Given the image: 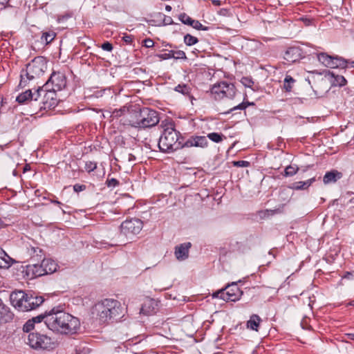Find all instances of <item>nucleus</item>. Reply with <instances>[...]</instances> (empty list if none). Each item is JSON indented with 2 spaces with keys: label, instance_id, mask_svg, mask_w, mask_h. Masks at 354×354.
<instances>
[{
  "label": "nucleus",
  "instance_id": "nucleus-55",
  "mask_svg": "<svg viewBox=\"0 0 354 354\" xmlns=\"http://www.w3.org/2000/svg\"><path fill=\"white\" fill-rule=\"evenodd\" d=\"M212 3L213 5L219 6L221 5V1L220 0H212Z\"/></svg>",
  "mask_w": 354,
  "mask_h": 354
},
{
  "label": "nucleus",
  "instance_id": "nucleus-32",
  "mask_svg": "<svg viewBox=\"0 0 354 354\" xmlns=\"http://www.w3.org/2000/svg\"><path fill=\"white\" fill-rule=\"evenodd\" d=\"M296 80L290 75H286L283 80V89L286 92H291Z\"/></svg>",
  "mask_w": 354,
  "mask_h": 354
},
{
  "label": "nucleus",
  "instance_id": "nucleus-48",
  "mask_svg": "<svg viewBox=\"0 0 354 354\" xmlns=\"http://www.w3.org/2000/svg\"><path fill=\"white\" fill-rule=\"evenodd\" d=\"M233 165H234V166L239 167H248L250 166V163L246 160H238V161H234L233 162Z\"/></svg>",
  "mask_w": 354,
  "mask_h": 354
},
{
  "label": "nucleus",
  "instance_id": "nucleus-50",
  "mask_svg": "<svg viewBox=\"0 0 354 354\" xmlns=\"http://www.w3.org/2000/svg\"><path fill=\"white\" fill-rule=\"evenodd\" d=\"M86 189V185L75 184L73 185V190H74V192H75L77 193L84 191Z\"/></svg>",
  "mask_w": 354,
  "mask_h": 354
},
{
  "label": "nucleus",
  "instance_id": "nucleus-45",
  "mask_svg": "<svg viewBox=\"0 0 354 354\" xmlns=\"http://www.w3.org/2000/svg\"><path fill=\"white\" fill-rule=\"evenodd\" d=\"M106 185L108 187H115L120 185V182L115 178H107Z\"/></svg>",
  "mask_w": 354,
  "mask_h": 354
},
{
  "label": "nucleus",
  "instance_id": "nucleus-35",
  "mask_svg": "<svg viewBox=\"0 0 354 354\" xmlns=\"http://www.w3.org/2000/svg\"><path fill=\"white\" fill-rule=\"evenodd\" d=\"M129 110V107L124 106L120 109H115L112 111V116L113 118H121L126 115Z\"/></svg>",
  "mask_w": 354,
  "mask_h": 354
},
{
  "label": "nucleus",
  "instance_id": "nucleus-2",
  "mask_svg": "<svg viewBox=\"0 0 354 354\" xmlns=\"http://www.w3.org/2000/svg\"><path fill=\"white\" fill-rule=\"evenodd\" d=\"M93 310L100 323L109 324L120 320L124 315L125 308L118 300L104 299L95 305Z\"/></svg>",
  "mask_w": 354,
  "mask_h": 354
},
{
  "label": "nucleus",
  "instance_id": "nucleus-37",
  "mask_svg": "<svg viewBox=\"0 0 354 354\" xmlns=\"http://www.w3.org/2000/svg\"><path fill=\"white\" fill-rule=\"evenodd\" d=\"M299 167L297 165H288L284 171L285 176H292L297 173Z\"/></svg>",
  "mask_w": 354,
  "mask_h": 354
},
{
  "label": "nucleus",
  "instance_id": "nucleus-51",
  "mask_svg": "<svg viewBox=\"0 0 354 354\" xmlns=\"http://www.w3.org/2000/svg\"><path fill=\"white\" fill-rule=\"evenodd\" d=\"M101 47L104 50L109 51V52H111L113 48L112 44L109 41L104 42L102 44Z\"/></svg>",
  "mask_w": 354,
  "mask_h": 354
},
{
  "label": "nucleus",
  "instance_id": "nucleus-4",
  "mask_svg": "<svg viewBox=\"0 0 354 354\" xmlns=\"http://www.w3.org/2000/svg\"><path fill=\"white\" fill-rule=\"evenodd\" d=\"M163 131L159 138L158 147L160 151L164 153L173 152L183 148V144L178 141L180 132L175 129L173 122H167L163 124Z\"/></svg>",
  "mask_w": 354,
  "mask_h": 354
},
{
  "label": "nucleus",
  "instance_id": "nucleus-22",
  "mask_svg": "<svg viewBox=\"0 0 354 354\" xmlns=\"http://www.w3.org/2000/svg\"><path fill=\"white\" fill-rule=\"evenodd\" d=\"M28 252L31 256V259L32 261H40L42 260L44 252L42 249H41L38 246H32L30 245L27 247Z\"/></svg>",
  "mask_w": 354,
  "mask_h": 354
},
{
  "label": "nucleus",
  "instance_id": "nucleus-49",
  "mask_svg": "<svg viewBox=\"0 0 354 354\" xmlns=\"http://www.w3.org/2000/svg\"><path fill=\"white\" fill-rule=\"evenodd\" d=\"M158 57L162 59L174 58V50H169L168 53L158 55Z\"/></svg>",
  "mask_w": 354,
  "mask_h": 354
},
{
  "label": "nucleus",
  "instance_id": "nucleus-59",
  "mask_svg": "<svg viewBox=\"0 0 354 354\" xmlns=\"http://www.w3.org/2000/svg\"><path fill=\"white\" fill-rule=\"evenodd\" d=\"M10 0H0V4L6 5L8 4Z\"/></svg>",
  "mask_w": 354,
  "mask_h": 354
},
{
  "label": "nucleus",
  "instance_id": "nucleus-47",
  "mask_svg": "<svg viewBox=\"0 0 354 354\" xmlns=\"http://www.w3.org/2000/svg\"><path fill=\"white\" fill-rule=\"evenodd\" d=\"M212 297L214 298H220L224 301H226L225 299V290L222 288L220 290H218L212 294Z\"/></svg>",
  "mask_w": 354,
  "mask_h": 354
},
{
  "label": "nucleus",
  "instance_id": "nucleus-57",
  "mask_svg": "<svg viewBox=\"0 0 354 354\" xmlns=\"http://www.w3.org/2000/svg\"><path fill=\"white\" fill-rule=\"evenodd\" d=\"M346 335L349 339L354 340V333H347Z\"/></svg>",
  "mask_w": 354,
  "mask_h": 354
},
{
  "label": "nucleus",
  "instance_id": "nucleus-3",
  "mask_svg": "<svg viewBox=\"0 0 354 354\" xmlns=\"http://www.w3.org/2000/svg\"><path fill=\"white\" fill-rule=\"evenodd\" d=\"M10 300L16 309L22 312L35 310L44 301L41 296H37L35 293H27L23 290L12 292Z\"/></svg>",
  "mask_w": 354,
  "mask_h": 354
},
{
  "label": "nucleus",
  "instance_id": "nucleus-31",
  "mask_svg": "<svg viewBox=\"0 0 354 354\" xmlns=\"http://www.w3.org/2000/svg\"><path fill=\"white\" fill-rule=\"evenodd\" d=\"M56 37L54 31L44 32L41 36V42L45 45L50 44Z\"/></svg>",
  "mask_w": 354,
  "mask_h": 354
},
{
  "label": "nucleus",
  "instance_id": "nucleus-34",
  "mask_svg": "<svg viewBox=\"0 0 354 354\" xmlns=\"http://www.w3.org/2000/svg\"><path fill=\"white\" fill-rule=\"evenodd\" d=\"M207 138L214 142L219 143L225 138V136L221 133L213 132L208 133Z\"/></svg>",
  "mask_w": 354,
  "mask_h": 354
},
{
  "label": "nucleus",
  "instance_id": "nucleus-5",
  "mask_svg": "<svg viewBox=\"0 0 354 354\" xmlns=\"http://www.w3.org/2000/svg\"><path fill=\"white\" fill-rule=\"evenodd\" d=\"M26 343L35 350H53L56 348L57 343L46 335L38 332L30 333Z\"/></svg>",
  "mask_w": 354,
  "mask_h": 354
},
{
  "label": "nucleus",
  "instance_id": "nucleus-56",
  "mask_svg": "<svg viewBox=\"0 0 354 354\" xmlns=\"http://www.w3.org/2000/svg\"><path fill=\"white\" fill-rule=\"evenodd\" d=\"M30 169V167L29 165H26L24 167H23V172L25 173L27 171H29Z\"/></svg>",
  "mask_w": 354,
  "mask_h": 354
},
{
  "label": "nucleus",
  "instance_id": "nucleus-38",
  "mask_svg": "<svg viewBox=\"0 0 354 354\" xmlns=\"http://www.w3.org/2000/svg\"><path fill=\"white\" fill-rule=\"evenodd\" d=\"M184 42L187 46H192L198 42L197 37L191 35L190 34H186L184 36Z\"/></svg>",
  "mask_w": 354,
  "mask_h": 354
},
{
  "label": "nucleus",
  "instance_id": "nucleus-52",
  "mask_svg": "<svg viewBox=\"0 0 354 354\" xmlns=\"http://www.w3.org/2000/svg\"><path fill=\"white\" fill-rule=\"evenodd\" d=\"M123 41L127 44H131L133 40V37L131 35H124L122 37Z\"/></svg>",
  "mask_w": 354,
  "mask_h": 354
},
{
  "label": "nucleus",
  "instance_id": "nucleus-58",
  "mask_svg": "<svg viewBox=\"0 0 354 354\" xmlns=\"http://www.w3.org/2000/svg\"><path fill=\"white\" fill-rule=\"evenodd\" d=\"M70 16H62V17L59 18V21H62L65 19H67Z\"/></svg>",
  "mask_w": 354,
  "mask_h": 354
},
{
  "label": "nucleus",
  "instance_id": "nucleus-33",
  "mask_svg": "<svg viewBox=\"0 0 354 354\" xmlns=\"http://www.w3.org/2000/svg\"><path fill=\"white\" fill-rule=\"evenodd\" d=\"M35 78H30L28 75H26L25 70L22 69L20 73V81L18 84L19 88H22L26 86L28 82Z\"/></svg>",
  "mask_w": 354,
  "mask_h": 354
},
{
  "label": "nucleus",
  "instance_id": "nucleus-63",
  "mask_svg": "<svg viewBox=\"0 0 354 354\" xmlns=\"http://www.w3.org/2000/svg\"><path fill=\"white\" fill-rule=\"evenodd\" d=\"M347 306H354V300H352L349 303H348Z\"/></svg>",
  "mask_w": 354,
  "mask_h": 354
},
{
  "label": "nucleus",
  "instance_id": "nucleus-15",
  "mask_svg": "<svg viewBox=\"0 0 354 354\" xmlns=\"http://www.w3.org/2000/svg\"><path fill=\"white\" fill-rule=\"evenodd\" d=\"M223 290H225L226 301H236L243 295V292L240 290L236 283H232L226 286Z\"/></svg>",
  "mask_w": 354,
  "mask_h": 354
},
{
  "label": "nucleus",
  "instance_id": "nucleus-27",
  "mask_svg": "<svg viewBox=\"0 0 354 354\" xmlns=\"http://www.w3.org/2000/svg\"><path fill=\"white\" fill-rule=\"evenodd\" d=\"M247 98H248V95H247V94H245L243 102H241L239 104H238L237 106H235L232 107V109H229L227 111L225 112L224 114L230 113L232 111L238 110V109L239 110H245L248 106H254L255 104L254 102H250L248 101Z\"/></svg>",
  "mask_w": 354,
  "mask_h": 354
},
{
  "label": "nucleus",
  "instance_id": "nucleus-17",
  "mask_svg": "<svg viewBox=\"0 0 354 354\" xmlns=\"http://www.w3.org/2000/svg\"><path fill=\"white\" fill-rule=\"evenodd\" d=\"M324 75L328 78L332 86L342 87L347 84V80L343 75L335 74L333 71H326Z\"/></svg>",
  "mask_w": 354,
  "mask_h": 354
},
{
  "label": "nucleus",
  "instance_id": "nucleus-44",
  "mask_svg": "<svg viewBox=\"0 0 354 354\" xmlns=\"http://www.w3.org/2000/svg\"><path fill=\"white\" fill-rule=\"evenodd\" d=\"M35 323L31 319L28 320L23 326V330L26 333H29L34 329Z\"/></svg>",
  "mask_w": 354,
  "mask_h": 354
},
{
  "label": "nucleus",
  "instance_id": "nucleus-19",
  "mask_svg": "<svg viewBox=\"0 0 354 354\" xmlns=\"http://www.w3.org/2000/svg\"><path fill=\"white\" fill-rule=\"evenodd\" d=\"M26 274L30 278H35L46 274L42 263L40 264L34 263L27 266Z\"/></svg>",
  "mask_w": 354,
  "mask_h": 354
},
{
  "label": "nucleus",
  "instance_id": "nucleus-9",
  "mask_svg": "<svg viewBox=\"0 0 354 354\" xmlns=\"http://www.w3.org/2000/svg\"><path fill=\"white\" fill-rule=\"evenodd\" d=\"M160 120L158 113L150 108L143 107L140 109V127L150 128L156 126Z\"/></svg>",
  "mask_w": 354,
  "mask_h": 354
},
{
  "label": "nucleus",
  "instance_id": "nucleus-11",
  "mask_svg": "<svg viewBox=\"0 0 354 354\" xmlns=\"http://www.w3.org/2000/svg\"><path fill=\"white\" fill-rule=\"evenodd\" d=\"M41 92H44L43 87H39L32 93L31 89H28L25 92L20 93L17 97L16 101L20 104H30L31 111L37 105V101L41 96Z\"/></svg>",
  "mask_w": 354,
  "mask_h": 354
},
{
  "label": "nucleus",
  "instance_id": "nucleus-25",
  "mask_svg": "<svg viewBox=\"0 0 354 354\" xmlns=\"http://www.w3.org/2000/svg\"><path fill=\"white\" fill-rule=\"evenodd\" d=\"M315 181V178L313 177L310 178L306 181H299L292 183L290 188L295 190H304L308 189L314 182Z\"/></svg>",
  "mask_w": 354,
  "mask_h": 354
},
{
  "label": "nucleus",
  "instance_id": "nucleus-53",
  "mask_svg": "<svg viewBox=\"0 0 354 354\" xmlns=\"http://www.w3.org/2000/svg\"><path fill=\"white\" fill-rule=\"evenodd\" d=\"M144 46L146 48H151L154 46L153 41L150 38H147L143 41Z\"/></svg>",
  "mask_w": 354,
  "mask_h": 354
},
{
  "label": "nucleus",
  "instance_id": "nucleus-30",
  "mask_svg": "<svg viewBox=\"0 0 354 354\" xmlns=\"http://www.w3.org/2000/svg\"><path fill=\"white\" fill-rule=\"evenodd\" d=\"M333 66H330L331 68H342L344 69L347 67L348 61L343 57L339 56H333Z\"/></svg>",
  "mask_w": 354,
  "mask_h": 354
},
{
  "label": "nucleus",
  "instance_id": "nucleus-8",
  "mask_svg": "<svg viewBox=\"0 0 354 354\" xmlns=\"http://www.w3.org/2000/svg\"><path fill=\"white\" fill-rule=\"evenodd\" d=\"M43 99L40 102H37V105L32 111L30 115L38 114L41 110L51 109L57 105V99L55 97V92L50 88L44 87Z\"/></svg>",
  "mask_w": 354,
  "mask_h": 354
},
{
  "label": "nucleus",
  "instance_id": "nucleus-41",
  "mask_svg": "<svg viewBox=\"0 0 354 354\" xmlns=\"http://www.w3.org/2000/svg\"><path fill=\"white\" fill-rule=\"evenodd\" d=\"M190 26L198 30H207L209 29V27L203 26L199 21L195 19H193Z\"/></svg>",
  "mask_w": 354,
  "mask_h": 354
},
{
  "label": "nucleus",
  "instance_id": "nucleus-16",
  "mask_svg": "<svg viewBox=\"0 0 354 354\" xmlns=\"http://www.w3.org/2000/svg\"><path fill=\"white\" fill-rule=\"evenodd\" d=\"M208 144L207 137L203 136H192L183 143V148L192 147L205 148L208 146Z\"/></svg>",
  "mask_w": 354,
  "mask_h": 354
},
{
  "label": "nucleus",
  "instance_id": "nucleus-54",
  "mask_svg": "<svg viewBox=\"0 0 354 354\" xmlns=\"http://www.w3.org/2000/svg\"><path fill=\"white\" fill-rule=\"evenodd\" d=\"M136 160V156L131 153L128 154V161L133 162Z\"/></svg>",
  "mask_w": 354,
  "mask_h": 354
},
{
  "label": "nucleus",
  "instance_id": "nucleus-1",
  "mask_svg": "<svg viewBox=\"0 0 354 354\" xmlns=\"http://www.w3.org/2000/svg\"><path fill=\"white\" fill-rule=\"evenodd\" d=\"M80 326V320L64 311L61 306L53 308L48 311L47 327L62 334H74Z\"/></svg>",
  "mask_w": 354,
  "mask_h": 354
},
{
  "label": "nucleus",
  "instance_id": "nucleus-20",
  "mask_svg": "<svg viewBox=\"0 0 354 354\" xmlns=\"http://www.w3.org/2000/svg\"><path fill=\"white\" fill-rule=\"evenodd\" d=\"M157 302L154 299L146 300L140 308V313L149 315L156 313L157 309Z\"/></svg>",
  "mask_w": 354,
  "mask_h": 354
},
{
  "label": "nucleus",
  "instance_id": "nucleus-14",
  "mask_svg": "<svg viewBox=\"0 0 354 354\" xmlns=\"http://www.w3.org/2000/svg\"><path fill=\"white\" fill-rule=\"evenodd\" d=\"M303 51L299 46H290L284 52L283 59L289 64L295 63L303 57Z\"/></svg>",
  "mask_w": 354,
  "mask_h": 354
},
{
  "label": "nucleus",
  "instance_id": "nucleus-43",
  "mask_svg": "<svg viewBox=\"0 0 354 354\" xmlns=\"http://www.w3.org/2000/svg\"><path fill=\"white\" fill-rule=\"evenodd\" d=\"M97 168V163L92 161L86 162L85 164V169L88 173H91Z\"/></svg>",
  "mask_w": 354,
  "mask_h": 354
},
{
  "label": "nucleus",
  "instance_id": "nucleus-23",
  "mask_svg": "<svg viewBox=\"0 0 354 354\" xmlns=\"http://www.w3.org/2000/svg\"><path fill=\"white\" fill-rule=\"evenodd\" d=\"M174 91L183 94L185 96H187L189 97V99L190 100L192 104H193V100H196L193 97V95L191 94L192 88L187 84H178V86H176L174 88Z\"/></svg>",
  "mask_w": 354,
  "mask_h": 354
},
{
  "label": "nucleus",
  "instance_id": "nucleus-12",
  "mask_svg": "<svg viewBox=\"0 0 354 354\" xmlns=\"http://www.w3.org/2000/svg\"><path fill=\"white\" fill-rule=\"evenodd\" d=\"M66 86V77L64 73L62 72H53L46 84L42 86L46 88H50L55 92L61 91Z\"/></svg>",
  "mask_w": 354,
  "mask_h": 354
},
{
  "label": "nucleus",
  "instance_id": "nucleus-62",
  "mask_svg": "<svg viewBox=\"0 0 354 354\" xmlns=\"http://www.w3.org/2000/svg\"><path fill=\"white\" fill-rule=\"evenodd\" d=\"M172 8L171 6H169V5H167L165 6V10L167 11V12H170Z\"/></svg>",
  "mask_w": 354,
  "mask_h": 354
},
{
  "label": "nucleus",
  "instance_id": "nucleus-29",
  "mask_svg": "<svg viewBox=\"0 0 354 354\" xmlns=\"http://www.w3.org/2000/svg\"><path fill=\"white\" fill-rule=\"evenodd\" d=\"M317 59L319 62L324 64L325 66L330 68L333 66V56L328 55L326 53H321L318 54Z\"/></svg>",
  "mask_w": 354,
  "mask_h": 354
},
{
  "label": "nucleus",
  "instance_id": "nucleus-7",
  "mask_svg": "<svg viewBox=\"0 0 354 354\" xmlns=\"http://www.w3.org/2000/svg\"><path fill=\"white\" fill-rule=\"evenodd\" d=\"M47 68V61L45 57L38 56L35 57L30 62L26 64L25 70L26 75L30 78H37L41 75Z\"/></svg>",
  "mask_w": 354,
  "mask_h": 354
},
{
  "label": "nucleus",
  "instance_id": "nucleus-6",
  "mask_svg": "<svg viewBox=\"0 0 354 354\" xmlns=\"http://www.w3.org/2000/svg\"><path fill=\"white\" fill-rule=\"evenodd\" d=\"M210 91L216 100L224 97L232 100L236 95V89L234 84L223 81L214 84Z\"/></svg>",
  "mask_w": 354,
  "mask_h": 354
},
{
  "label": "nucleus",
  "instance_id": "nucleus-39",
  "mask_svg": "<svg viewBox=\"0 0 354 354\" xmlns=\"http://www.w3.org/2000/svg\"><path fill=\"white\" fill-rule=\"evenodd\" d=\"M241 82L244 86L250 88L254 91V88H253L254 82L251 77H243L241 80Z\"/></svg>",
  "mask_w": 354,
  "mask_h": 354
},
{
  "label": "nucleus",
  "instance_id": "nucleus-36",
  "mask_svg": "<svg viewBox=\"0 0 354 354\" xmlns=\"http://www.w3.org/2000/svg\"><path fill=\"white\" fill-rule=\"evenodd\" d=\"M47 317H48V311H46L44 313H42L36 317H34L30 319L35 324V323H41V322H44L45 325L47 326Z\"/></svg>",
  "mask_w": 354,
  "mask_h": 354
},
{
  "label": "nucleus",
  "instance_id": "nucleus-60",
  "mask_svg": "<svg viewBox=\"0 0 354 354\" xmlns=\"http://www.w3.org/2000/svg\"><path fill=\"white\" fill-rule=\"evenodd\" d=\"M286 189H283V190H282V191L281 192V193H280V195H281V196L282 197L283 200H286V198L283 197V195H285V194H286Z\"/></svg>",
  "mask_w": 354,
  "mask_h": 354
},
{
  "label": "nucleus",
  "instance_id": "nucleus-64",
  "mask_svg": "<svg viewBox=\"0 0 354 354\" xmlns=\"http://www.w3.org/2000/svg\"><path fill=\"white\" fill-rule=\"evenodd\" d=\"M13 316H14V315L12 313H11L8 315V317L10 319H12L13 318Z\"/></svg>",
  "mask_w": 354,
  "mask_h": 354
},
{
  "label": "nucleus",
  "instance_id": "nucleus-40",
  "mask_svg": "<svg viewBox=\"0 0 354 354\" xmlns=\"http://www.w3.org/2000/svg\"><path fill=\"white\" fill-rule=\"evenodd\" d=\"M179 20L184 24L191 26L193 19L186 13H181L178 17Z\"/></svg>",
  "mask_w": 354,
  "mask_h": 354
},
{
  "label": "nucleus",
  "instance_id": "nucleus-18",
  "mask_svg": "<svg viewBox=\"0 0 354 354\" xmlns=\"http://www.w3.org/2000/svg\"><path fill=\"white\" fill-rule=\"evenodd\" d=\"M192 244L189 242L181 243L175 247V257L179 261H183L188 258L189 250Z\"/></svg>",
  "mask_w": 354,
  "mask_h": 354
},
{
  "label": "nucleus",
  "instance_id": "nucleus-13",
  "mask_svg": "<svg viewBox=\"0 0 354 354\" xmlns=\"http://www.w3.org/2000/svg\"><path fill=\"white\" fill-rule=\"evenodd\" d=\"M141 108H129L125 115L120 119V122L123 126H130L134 128L140 127V109Z\"/></svg>",
  "mask_w": 354,
  "mask_h": 354
},
{
  "label": "nucleus",
  "instance_id": "nucleus-61",
  "mask_svg": "<svg viewBox=\"0 0 354 354\" xmlns=\"http://www.w3.org/2000/svg\"><path fill=\"white\" fill-rule=\"evenodd\" d=\"M51 202H52L53 203H54V204H56V205H62V203H61V202H59V201H57V200H52V201H51Z\"/></svg>",
  "mask_w": 354,
  "mask_h": 354
},
{
  "label": "nucleus",
  "instance_id": "nucleus-26",
  "mask_svg": "<svg viewBox=\"0 0 354 354\" xmlns=\"http://www.w3.org/2000/svg\"><path fill=\"white\" fill-rule=\"evenodd\" d=\"M261 322V317L256 314H253L250 316V319L247 322V328L252 330L258 331Z\"/></svg>",
  "mask_w": 354,
  "mask_h": 354
},
{
  "label": "nucleus",
  "instance_id": "nucleus-21",
  "mask_svg": "<svg viewBox=\"0 0 354 354\" xmlns=\"http://www.w3.org/2000/svg\"><path fill=\"white\" fill-rule=\"evenodd\" d=\"M342 177V174L337 170H332L326 173L323 178L324 184L335 183Z\"/></svg>",
  "mask_w": 354,
  "mask_h": 354
},
{
  "label": "nucleus",
  "instance_id": "nucleus-24",
  "mask_svg": "<svg viewBox=\"0 0 354 354\" xmlns=\"http://www.w3.org/2000/svg\"><path fill=\"white\" fill-rule=\"evenodd\" d=\"M43 267L44 268L46 274H52L57 269V264L51 259H43L41 260Z\"/></svg>",
  "mask_w": 354,
  "mask_h": 354
},
{
  "label": "nucleus",
  "instance_id": "nucleus-28",
  "mask_svg": "<svg viewBox=\"0 0 354 354\" xmlns=\"http://www.w3.org/2000/svg\"><path fill=\"white\" fill-rule=\"evenodd\" d=\"M0 268H8L10 267L15 261L9 257L6 252L3 250V254H0Z\"/></svg>",
  "mask_w": 354,
  "mask_h": 354
},
{
  "label": "nucleus",
  "instance_id": "nucleus-10",
  "mask_svg": "<svg viewBox=\"0 0 354 354\" xmlns=\"http://www.w3.org/2000/svg\"><path fill=\"white\" fill-rule=\"evenodd\" d=\"M143 227V223L139 218H131L123 221L120 226V234L126 237H131L140 232Z\"/></svg>",
  "mask_w": 354,
  "mask_h": 354
},
{
  "label": "nucleus",
  "instance_id": "nucleus-42",
  "mask_svg": "<svg viewBox=\"0 0 354 354\" xmlns=\"http://www.w3.org/2000/svg\"><path fill=\"white\" fill-rule=\"evenodd\" d=\"M158 16L162 18L163 26L176 24L171 17L167 16L161 12L158 13Z\"/></svg>",
  "mask_w": 354,
  "mask_h": 354
},
{
  "label": "nucleus",
  "instance_id": "nucleus-46",
  "mask_svg": "<svg viewBox=\"0 0 354 354\" xmlns=\"http://www.w3.org/2000/svg\"><path fill=\"white\" fill-rule=\"evenodd\" d=\"M174 59H187L186 54L183 50H174Z\"/></svg>",
  "mask_w": 354,
  "mask_h": 354
}]
</instances>
